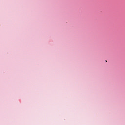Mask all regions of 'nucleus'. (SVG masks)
<instances>
[{
    "instance_id": "f257e3e1",
    "label": "nucleus",
    "mask_w": 125,
    "mask_h": 125,
    "mask_svg": "<svg viewBox=\"0 0 125 125\" xmlns=\"http://www.w3.org/2000/svg\"><path fill=\"white\" fill-rule=\"evenodd\" d=\"M105 62H107V60H106Z\"/></svg>"
}]
</instances>
